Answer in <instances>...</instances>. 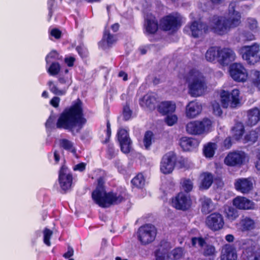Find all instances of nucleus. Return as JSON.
Masks as SVG:
<instances>
[{
	"instance_id": "c756f323",
	"label": "nucleus",
	"mask_w": 260,
	"mask_h": 260,
	"mask_svg": "<svg viewBox=\"0 0 260 260\" xmlns=\"http://www.w3.org/2000/svg\"><path fill=\"white\" fill-rule=\"evenodd\" d=\"M197 144L196 140L188 137H183L180 140V145L184 151H189L195 147Z\"/></svg>"
},
{
	"instance_id": "79ce46f5",
	"label": "nucleus",
	"mask_w": 260,
	"mask_h": 260,
	"mask_svg": "<svg viewBox=\"0 0 260 260\" xmlns=\"http://www.w3.org/2000/svg\"><path fill=\"white\" fill-rule=\"evenodd\" d=\"M153 136V133L151 131H147L145 133L143 142L146 149H148L151 145Z\"/></svg>"
},
{
	"instance_id": "5701e85b",
	"label": "nucleus",
	"mask_w": 260,
	"mask_h": 260,
	"mask_svg": "<svg viewBox=\"0 0 260 260\" xmlns=\"http://www.w3.org/2000/svg\"><path fill=\"white\" fill-rule=\"evenodd\" d=\"M235 187L238 191L243 193H247L252 189L253 184L249 179L240 178L236 180Z\"/></svg>"
},
{
	"instance_id": "5fc2aeb1",
	"label": "nucleus",
	"mask_w": 260,
	"mask_h": 260,
	"mask_svg": "<svg viewBox=\"0 0 260 260\" xmlns=\"http://www.w3.org/2000/svg\"><path fill=\"white\" fill-rule=\"evenodd\" d=\"M247 25L251 30H254L257 28V23L255 19L253 18H248L247 20Z\"/></svg>"
},
{
	"instance_id": "7ed1b4c3",
	"label": "nucleus",
	"mask_w": 260,
	"mask_h": 260,
	"mask_svg": "<svg viewBox=\"0 0 260 260\" xmlns=\"http://www.w3.org/2000/svg\"><path fill=\"white\" fill-rule=\"evenodd\" d=\"M260 46L254 43L250 46H244L239 49V53L248 64H254L260 61Z\"/></svg>"
},
{
	"instance_id": "de8ad7c7",
	"label": "nucleus",
	"mask_w": 260,
	"mask_h": 260,
	"mask_svg": "<svg viewBox=\"0 0 260 260\" xmlns=\"http://www.w3.org/2000/svg\"><path fill=\"white\" fill-rule=\"evenodd\" d=\"M60 70L59 64L57 62H53L50 66V75H55L59 72Z\"/></svg>"
},
{
	"instance_id": "c85d7f7f",
	"label": "nucleus",
	"mask_w": 260,
	"mask_h": 260,
	"mask_svg": "<svg viewBox=\"0 0 260 260\" xmlns=\"http://www.w3.org/2000/svg\"><path fill=\"white\" fill-rule=\"evenodd\" d=\"M186 81H203L204 78L202 74L196 70H191L183 78Z\"/></svg>"
},
{
	"instance_id": "a18cd8bd",
	"label": "nucleus",
	"mask_w": 260,
	"mask_h": 260,
	"mask_svg": "<svg viewBox=\"0 0 260 260\" xmlns=\"http://www.w3.org/2000/svg\"><path fill=\"white\" fill-rule=\"evenodd\" d=\"M216 252L214 246L211 245H206L203 249V254L205 256H211Z\"/></svg>"
},
{
	"instance_id": "423d86ee",
	"label": "nucleus",
	"mask_w": 260,
	"mask_h": 260,
	"mask_svg": "<svg viewBox=\"0 0 260 260\" xmlns=\"http://www.w3.org/2000/svg\"><path fill=\"white\" fill-rule=\"evenodd\" d=\"M226 18L214 15L210 18L208 27L217 34L222 35L230 30Z\"/></svg>"
},
{
	"instance_id": "2eb2a0df",
	"label": "nucleus",
	"mask_w": 260,
	"mask_h": 260,
	"mask_svg": "<svg viewBox=\"0 0 260 260\" xmlns=\"http://www.w3.org/2000/svg\"><path fill=\"white\" fill-rule=\"evenodd\" d=\"M172 204L173 206L177 209L186 210L191 205V200L187 194L181 192L178 194L174 200H173Z\"/></svg>"
},
{
	"instance_id": "a211bd4d",
	"label": "nucleus",
	"mask_w": 260,
	"mask_h": 260,
	"mask_svg": "<svg viewBox=\"0 0 260 260\" xmlns=\"http://www.w3.org/2000/svg\"><path fill=\"white\" fill-rule=\"evenodd\" d=\"M256 245L257 242L252 239H243L240 242V247L243 250V254L245 255L248 259L253 256Z\"/></svg>"
},
{
	"instance_id": "3c124183",
	"label": "nucleus",
	"mask_w": 260,
	"mask_h": 260,
	"mask_svg": "<svg viewBox=\"0 0 260 260\" xmlns=\"http://www.w3.org/2000/svg\"><path fill=\"white\" fill-rule=\"evenodd\" d=\"M177 121V117L175 115H168L165 118V121L169 126H172Z\"/></svg>"
},
{
	"instance_id": "58836bf2",
	"label": "nucleus",
	"mask_w": 260,
	"mask_h": 260,
	"mask_svg": "<svg viewBox=\"0 0 260 260\" xmlns=\"http://www.w3.org/2000/svg\"><path fill=\"white\" fill-rule=\"evenodd\" d=\"M181 184L182 189L187 193L190 191L193 188V183L189 179H182Z\"/></svg>"
},
{
	"instance_id": "aec40b11",
	"label": "nucleus",
	"mask_w": 260,
	"mask_h": 260,
	"mask_svg": "<svg viewBox=\"0 0 260 260\" xmlns=\"http://www.w3.org/2000/svg\"><path fill=\"white\" fill-rule=\"evenodd\" d=\"M157 95L153 92H150L145 95L140 100V104L142 107H146L149 110H154L158 102Z\"/></svg>"
},
{
	"instance_id": "e2e57ef3",
	"label": "nucleus",
	"mask_w": 260,
	"mask_h": 260,
	"mask_svg": "<svg viewBox=\"0 0 260 260\" xmlns=\"http://www.w3.org/2000/svg\"><path fill=\"white\" fill-rule=\"evenodd\" d=\"M51 90L54 94L58 95H62L65 93L64 90H59L56 87H53Z\"/></svg>"
},
{
	"instance_id": "72a5a7b5",
	"label": "nucleus",
	"mask_w": 260,
	"mask_h": 260,
	"mask_svg": "<svg viewBox=\"0 0 260 260\" xmlns=\"http://www.w3.org/2000/svg\"><path fill=\"white\" fill-rule=\"evenodd\" d=\"M217 149V145L215 143H209L204 148V153L207 157H212L215 153V151Z\"/></svg>"
},
{
	"instance_id": "9b49d317",
	"label": "nucleus",
	"mask_w": 260,
	"mask_h": 260,
	"mask_svg": "<svg viewBox=\"0 0 260 260\" xmlns=\"http://www.w3.org/2000/svg\"><path fill=\"white\" fill-rule=\"evenodd\" d=\"M176 157L173 152L166 154L162 158L160 164V171L165 174H170L173 171Z\"/></svg>"
},
{
	"instance_id": "7c9ffc66",
	"label": "nucleus",
	"mask_w": 260,
	"mask_h": 260,
	"mask_svg": "<svg viewBox=\"0 0 260 260\" xmlns=\"http://www.w3.org/2000/svg\"><path fill=\"white\" fill-rule=\"evenodd\" d=\"M241 230L243 232L251 231L255 229V223L251 218L245 217H243L240 222Z\"/></svg>"
},
{
	"instance_id": "680f3d73",
	"label": "nucleus",
	"mask_w": 260,
	"mask_h": 260,
	"mask_svg": "<svg viewBox=\"0 0 260 260\" xmlns=\"http://www.w3.org/2000/svg\"><path fill=\"white\" fill-rule=\"evenodd\" d=\"M73 254H74L73 249L71 247H69L68 249V251L63 254V256L65 258H70L73 255Z\"/></svg>"
},
{
	"instance_id": "bf43d9fd",
	"label": "nucleus",
	"mask_w": 260,
	"mask_h": 260,
	"mask_svg": "<svg viewBox=\"0 0 260 260\" xmlns=\"http://www.w3.org/2000/svg\"><path fill=\"white\" fill-rule=\"evenodd\" d=\"M44 242L47 245L49 246V228H45L44 231Z\"/></svg>"
},
{
	"instance_id": "f8f14e48",
	"label": "nucleus",
	"mask_w": 260,
	"mask_h": 260,
	"mask_svg": "<svg viewBox=\"0 0 260 260\" xmlns=\"http://www.w3.org/2000/svg\"><path fill=\"white\" fill-rule=\"evenodd\" d=\"M208 29V26L206 24L199 21H194L184 28L185 30L190 31L189 34L194 38L202 36L207 31Z\"/></svg>"
},
{
	"instance_id": "c03bdc74",
	"label": "nucleus",
	"mask_w": 260,
	"mask_h": 260,
	"mask_svg": "<svg viewBox=\"0 0 260 260\" xmlns=\"http://www.w3.org/2000/svg\"><path fill=\"white\" fill-rule=\"evenodd\" d=\"M257 139V134L254 131H251L247 134L244 137V143H254Z\"/></svg>"
},
{
	"instance_id": "dca6fc26",
	"label": "nucleus",
	"mask_w": 260,
	"mask_h": 260,
	"mask_svg": "<svg viewBox=\"0 0 260 260\" xmlns=\"http://www.w3.org/2000/svg\"><path fill=\"white\" fill-rule=\"evenodd\" d=\"M245 158V153L241 151H234L229 153L224 159V162L230 166H236L241 165Z\"/></svg>"
},
{
	"instance_id": "f3484780",
	"label": "nucleus",
	"mask_w": 260,
	"mask_h": 260,
	"mask_svg": "<svg viewBox=\"0 0 260 260\" xmlns=\"http://www.w3.org/2000/svg\"><path fill=\"white\" fill-rule=\"evenodd\" d=\"M117 137L121 150L124 153L129 152L132 148V142L127 132L124 129H119L117 133Z\"/></svg>"
},
{
	"instance_id": "412c9836",
	"label": "nucleus",
	"mask_w": 260,
	"mask_h": 260,
	"mask_svg": "<svg viewBox=\"0 0 260 260\" xmlns=\"http://www.w3.org/2000/svg\"><path fill=\"white\" fill-rule=\"evenodd\" d=\"M145 33L148 35L155 34L158 29V22L153 15H147L144 24Z\"/></svg>"
},
{
	"instance_id": "bb28decb",
	"label": "nucleus",
	"mask_w": 260,
	"mask_h": 260,
	"mask_svg": "<svg viewBox=\"0 0 260 260\" xmlns=\"http://www.w3.org/2000/svg\"><path fill=\"white\" fill-rule=\"evenodd\" d=\"M220 257L226 259L236 260L237 258V250L233 245L226 244L222 249Z\"/></svg>"
},
{
	"instance_id": "f257e3e1",
	"label": "nucleus",
	"mask_w": 260,
	"mask_h": 260,
	"mask_svg": "<svg viewBox=\"0 0 260 260\" xmlns=\"http://www.w3.org/2000/svg\"><path fill=\"white\" fill-rule=\"evenodd\" d=\"M81 105L82 102L78 99L74 105L66 109L58 119L57 127L69 129L73 134L74 128L77 127L76 132L78 133L86 122L83 117Z\"/></svg>"
},
{
	"instance_id": "052dcab7",
	"label": "nucleus",
	"mask_w": 260,
	"mask_h": 260,
	"mask_svg": "<svg viewBox=\"0 0 260 260\" xmlns=\"http://www.w3.org/2000/svg\"><path fill=\"white\" fill-rule=\"evenodd\" d=\"M75 60L73 57H66L64 59V62L69 67H72L74 65Z\"/></svg>"
},
{
	"instance_id": "4c0bfd02",
	"label": "nucleus",
	"mask_w": 260,
	"mask_h": 260,
	"mask_svg": "<svg viewBox=\"0 0 260 260\" xmlns=\"http://www.w3.org/2000/svg\"><path fill=\"white\" fill-rule=\"evenodd\" d=\"M133 185L138 188H142L145 184V179L142 174H138L132 180Z\"/></svg>"
},
{
	"instance_id": "69168bd1",
	"label": "nucleus",
	"mask_w": 260,
	"mask_h": 260,
	"mask_svg": "<svg viewBox=\"0 0 260 260\" xmlns=\"http://www.w3.org/2000/svg\"><path fill=\"white\" fill-rule=\"evenodd\" d=\"M50 58H53L54 59L59 58V54L56 50H52L50 52Z\"/></svg>"
},
{
	"instance_id": "6e6552de",
	"label": "nucleus",
	"mask_w": 260,
	"mask_h": 260,
	"mask_svg": "<svg viewBox=\"0 0 260 260\" xmlns=\"http://www.w3.org/2000/svg\"><path fill=\"white\" fill-rule=\"evenodd\" d=\"M182 17L178 13L167 16L161 21V26L165 30L174 31L180 27Z\"/></svg>"
},
{
	"instance_id": "a878e982",
	"label": "nucleus",
	"mask_w": 260,
	"mask_h": 260,
	"mask_svg": "<svg viewBox=\"0 0 260 260\" xmlns=\"http://www.w3.org/2000/svg\"><path fill=\"white\" fill-rule=\"evenodd\" d=\"M260 120V110L257 108H254L248 111L246 124L252 126L255 125Z\"/></svg>"
},
{
	"instance_id": "09e8293b",
	"label": "nucleus",
	"mask_w": 260,
	"mask_h": 260,
	"mask_svg": "<svg viewBox=\"0 0 260 260\" xmlns=\"http://www.w3.org/2000/svg\"><path fill=\"white\" fill-rule=\"evenodd\" d=\"M132 114V111L130 109L129 106L126 105L123 107V118L125 120H129L131 117Z\"/></svg>"
},
{
	"instance_id": "0eeeda50",
	"label": "nucleus",
	"mask_w": 260,
	"mask_h": 260,
	"mask_svg": "<svg viewBox=\"0 0 260 260\" xmlns=\"http://www.w3.org/2000/svg\"><path fill=\"white\" fill-rule=\"evenodd\" d=\"M156 235L155 227L151 224H146L139 228L138 237L143 244H147L152 242Z\"/></svg>"
},
{
	"instance_id": "37998d69",
	"label": "nucleus",
	"mask_w": 260,
	"mask_h": 260,
	"mask_svg": "<svg viewBox=\"0 0 260 260\" xmlns=\"http://www.w3.org/2000/svg\"><path fill=\"white\" fill-rule=\"evenodd\" d=\"M247 80L250 81H260V71L252 70L248 73Z\"/></svg>"
},
{
	"instance_id": "6e6d98bb",
	"label": "nucleus",
	"mask_w": 260,
	"mask_h": 260,
	"mask_svg": "<svg viewBox=\"0 0 260 260\" xmlns=\"http://www.w3.org/2000/svg\"><path fill=\"white\" fill-rule=\"evenodd\" d=\"M241 36L244 38V40L246 41H251L254 39V36L250 32L243 31L241 34Z\"/></svg>"
},
{
	"instance_id": "ea45409f",
	"label": "nucleus",
	"mask_w": 260,
	"mask_h": 260,
	"mask_svg": "<svg viewBox=\"0 0 260 260\" xmlns=\"http://www.w3.org/2000/svg\"><path fill=\"white\" fill-rule=\"evenodd\" d=\"M234 133V137L236 140H239L243 134L244 127L241 124L239 123L232 129Z\"/></svg>"
},
{
	"instance_id": "473e14b6",
	"label": "nucleus",
	"mask_w": 260,
	"mask_h": 260,
	"mask_svg": "<svg viewBox=\"0 0 260 260\" xmlns=\"http://www.w3.org/2000/svg\"><path fill=\"white\" fill-rule=\"evenodd\" d=\"M218 50L215 47H210L206 52L205 57L208 61L212 62L216 58L218 59Z\"/></svg>"
},
{
	"instance_id": "4468645a",
	"label": "nucleus",
	"mask_w": 260,
	"mask_h": 260,
	"mask_svg": "<svg viewBox=\"0 0 260 260\" xmlns=\"http://www.w3.org/2000/svg\"><path fill=\"white\" fill-rule=\"evenodd\" d=\"M235 3H232L229 7V17L225 21L230 30L237 27L241 23V15L239 12L235 11Z\"/></svg>"
},
{
	"instance_id": "393cba45",
	"label": "nucleus",
	"mask_w": 260,
	"mask_h": 260,
	"mask_svg": "<svg viewBox=\"0 0 260 260\" xmlns=\"http://www.w3.org/2000/svg\"><path fill=\"white\" fill-rule=\"evenodd\" d=\"M206 88L205 82H191L189 85V93L192 96L202 95Z\"/></svg>"
},
{
	"instance_id": "f704fd0d",
	"label": "nucleus",
	"mask_w": 260,
	"mask_h": 260,
	"mask_svg": "<svg viewBox=\"0 0 260 260\" xmlns=\"http://www.w3.org/2000/svg\"><path fill=\"white\" fill-rule=\"evenodd\" d=\"M213 183V176L211 173H206L203 174V179L202 181V187L208 189Z\"/></svg>"
},
{
	"instance_id": "20e7f679",
	"label": "nucleus",
	"mask_w": 260,
	"mask_h": 260,
	"mask_svg": "<svg viewBox=\"0 0 260 260\" xmlns=\"http://www.w3.org/2000/svg\"><path fill=\"white\" fill-rule=\"evenodd\" d=\"M220 102L223 108H235L240 105L239 91L233 89L231 92L224 89L219 92Z\"/></svg>"
},
{
	"instance_id": "338daca9",
	"label": "nucleus",
	"mask_w": 260,
	"mask_h": 260,
	"mask_svg": "<svg viewBox=\"0 0 260 260\" xmlns=\"http://www.w3.org/2000/svg\"><path fill=\"white\" fill-rule=\"evenodd\" d=\"M108 154L110 158H112L115 156V153L114 149L112 147H109L108 149Z\"/></svg>"
},
{
	"instance_id": "b1692460",
	"label": "nucleus",
	"mask_w": 260,
	"mask_h": 260,
	"mask_svg": "<svg viewBox=\"0 0 260 260\" xmlns=\"http://www.w3.org/2000/svg\"><path fill=\"white\" fill-rule=\"evenodd\" d=\"M233 205L237 208L241 210H249L254 208V204L251 201L240 196L234 199Z\"/></svg>"
},
{
	"instance_id": "4d7b16f0",
	"label": "nucleus",
	"mask_w": 260,
	"mask_h": 260,
	"mask_svg": "<svg viewBox=\"0 0 260 260\" xmlns=\"http://www.w3.org/2000/svg\"><path fill=\"white\" fill-rule=\"evenodd\" d=\"M86 164L84 162L79 163L74 166L73 169L74 171H79L82 172L85 169Z\"/></svg>"
},
{
	"instance_id": "13d9d810",
	"label": "nucleus",
	"mask_w": 260,
	"mask_h": 260,
	"mask_svg": "<svg viewBox=\"0 0 260 260\" xmlns=\"http://www.w3.org/2000/svg\"><path fill=\"white\" fill-rule=\"evenodd\" d=\"M60 102V98L57 96H54L50 101V104L55 108L58 107Z\"/></svg>"
},
{
	"instance_id": "0e129e2a",
	"label": "nucleus",
	"mask_w": 260,
	"mask_h": 260,
	"mask_svg": "<svg viewBox=\"0 0 260 260\" xmlns=\"http://www.w3.org/2000/svg\"><path fill=\"white\" fill-rule=\"evenodd\" d=\"M223 144L226 148H230L232 146L231 139L230 138H226L224 141Z\"/></svg>"
},
{
	"instance_id": "774afa93",
	"label": "nucleus",
	"mask_w": 260,
	"mask_h": 260,
	"mask_svg": "<svg viewBox=\"0 0 260 260\" xmlns=\"http://www.w3.org/2000/svg\"><path fill=\"white\" fill-rule=\"evenodd\" d=\"M255 167L258 171H260V154L257 155V160L255 162Z\"/></svg>"
},
{
	"instance_id": "ddd939ff",
	"label": "nucleus",
	"mask_w": 260,
	"mask_h": 260,
	"mask_svg": "<svg viewBox=\"0 0 260 260\" xmlns=\"http://www.w3.org/2000/svg\"><path fill=\"white\" fill-rule=\"evenodd\" d=\"M206 224L212 231L219 230L222 228L224 224L223 217L219 213H212L206 218Z\"/></svg>"
},
{
	"instance_id": "1a4fd4ad",
	"label": "nucleus",
	"mask_w": 260,
	"mask_h": 260,
	"mask_svg": "<svg viewBox=\"0 0 260 260\" xmlns=\"http://www.w3.org/2000/svg\"><path fill=\"white\" fill-rule=\"evenodd\" d=\"M229 72L231 77L235 81H246L248 73L244 66L240 63L235 62L230 65Z\"/></svg>"
},
{
	"instance_id": "cd10ccee",
	"label": "nucleus",
	"mask_w": 260,
	"mask_h": 260,
	"mask_svg": "<svg viewBox=\"0 0 260 260\" xmlns=\"http://www.w3.org/2000/svg\"><path fill=\"white\" fill-rule=\"evenodd\" d=\"M176 109V104L171 101L162 102L158 106L159 112L163 114L173 113Z\"/></svg>"
},
{
	"instance_id": "a19ab883",
	"label": "nucleus",
	"mask_w": 260,
	"mask_h": 260,
	"mask_svg": "<svg viewBox=\"0 0 260 260\" xmlns=\"http://www.w3.org/2000/svg\"><path fill=\"white\" fill-rule=\"evenodd\" d=\"M60 145L64 149L71 150L72 152L75 153L76 151L73 147V143L66 139L60 140Z\"/></svg>"
},
{
	"instance_id": "6ab92c4d",
	"label": "nucleus",
	"mask_w": 260,
	"mask_h": 260,
	"mask_svg": "<svg viewBox=\"0 0 260 260\" xmlns=\"http://www.w3.org/2000/svg\"><path fill=\"white\" fill-rule=\"evenodd\" d=\"M235 52L231 49L224 48L218 50V61L223 65H228L236 58Z\"/></svg>"
},
{
	"instance_id": "8fccbe9b",
	"label": "nucleus",
	"mask_w": 260,
	"mask_h": 260,
	"mask_svg": "<svg viewBox=\"0 0 260 260\" xmlns=\"http://www.w3.org/2000/svg\"><path fill=\"white\" fill-rule=\"evenodd\" d=\"M197 243L200 247H203L205 244V241L202 237L191 238V244L193 246H196Z\"/></svg>"
},
{
	"instance_id": "864d4df0",
	"label": "nucleus",
	"mask_w": 260,
	"mask_h": 260,
	"mask_svg": "<svg viewBox=\"0 0 260 260\" xmlns=\"http://www.w3.org/2000/svg\"><path fill=\"white\" fill-rule=\"evenodd\" d=\"M50 35L56 40H59L62 36V32L58 28H53L50 31Z\"/></svg>"
},
{
	"instance_id": "f03ea898",
	"label": "nucleus",
	"mask_w": 260,
	"mask_h": 260,
	"mask_svg": "<svg viewBox=\"0 0 260 260\" xmlns=\"http://www.w3.org/2000/svg\"><path fill=\"white\" fill-rule=\"evenodd\" d=\"M104 184L103 178H99L97 187L92 193V198L96 204L101 207L107 208L112 205L119 204L124 200L120 194L113 192L107 193Z\"/></svg>"
},
{
	"instance_id": "603ef678",
	"label": "nucleus",
	"mask_w": 260,
	"mask_h": 260,
	"mask_svg": "<svg viewBox=\"0 0 260 260\" xmlns=\"http://www.w3.org/2000/svg\"><path fill=\"white\" fill-rule=\"evenodd\" d=\"M214 113L217 115H220L222 114V110L218 103L214 101L212 104Z\"/></svg>"
},
{
	"instance_id": "39448f33",
	"label": "nucleus",
	"mask_w": 260,
	"mask_h": 260,
	"mask_svg": "<svg viewBox=\"0 0 260 260\" xmlns=\"http://www.w3.org/2000/svg\"><path fill=\"white\" fill-rule=\"evenodd\" d=\"M211 126V121L208 118L202 120L192 121L186 125V131L190 135H199L207 132Z\"/></svg>"
},
{
	"instance_id": "4be33fe9",
	"label": "nucleus",
	"mask_w": 260,
	"mask_h": 260,
	"mask_svg": "<svg viewBox=\"0 0 260 260\" xmlns=\"http://www.w3.org/2000/svg\"><path fill=\"white\" fill-rule=\"evenodd\" d=\"M202 111L201 105L196 102L191 101L186 106L185 114L187 118L191 119L196 117Z\"/></svg>"
},
{
	"instance_id": "c9c22d12",
	"label": "nucleus",
	"mask_w": 260,
	"mask_h": 260,
	"mask_svg": "<svg viewBox=\"0 0 260 260\" xmlns=\"http://www.w3.org/2000/svg\"><path fill=\"white\" fill-rule=\"evenodd\" d=\"M224 212L227 218L231 220H235L239 216L237 210L232 207H225Z\"/></svg>"
},
{
	"instance_id": "49530a36",
	"label": "nucleus",
	"mask_w": 260,
	"mask_h": 260,
	"mask_svg": "<svg viewBox=\"0 0 260 260\" xmlns=\"http://www.w3.org/2000/svg\"><path fill=\"white\" fill-rule=\"evenodd\" d=\"M183 249L180 247L175 248L172 251L171 256H172V258L174 259H179L183 255Z\"/></svg>"
},
{
	"instance_id": "2f4dec72",
	"label": "nucleus",
	"mask_w": 260,
	"mask_h": 260,
	"mask_svg": "<svg viewBox=\"0 0 260 260\" xmlns=\"http://www.w3.org/2000/svg\"><path fill=\"white\" fill-rule=\"evenodd\" d=\"M202 212L207 214L209 213L213 208L212 200L207 197H203L201 198Z\"/></svg>"
},
{
	"instance_id": "9d476101",
	"label": "nucleus",
	"mask_w": 260,
	"mask_h": 260,
	"mask_svg": "<svg viewBox=\"0 0 260 260\" xmlns=\"http://www.w3.org/2000/svg\"><path fill=\"white\" fill-rule=\"evenodd\" d=\"M58 180L62 190L66 191L71 189L73 182V176L66 166H62L61 167Z\"/></svg>"
},
{
	"instance_id": "e433bc0d",
	"label": "nucleus",
	"mask_w": 260,
	"mask_h": 260,
	"mask_svg": "<svg viewBox=\"0 0 260 260\" xmlns=\"http://www.w3.org/2000/svg\"><path fill=\"white\" fill-rule=\"evenodd\" d=\"M103 39L108 46L112 45L116 41V36L111 34L108 29L105 30Z\"/></svg>"
}]
</instances>
